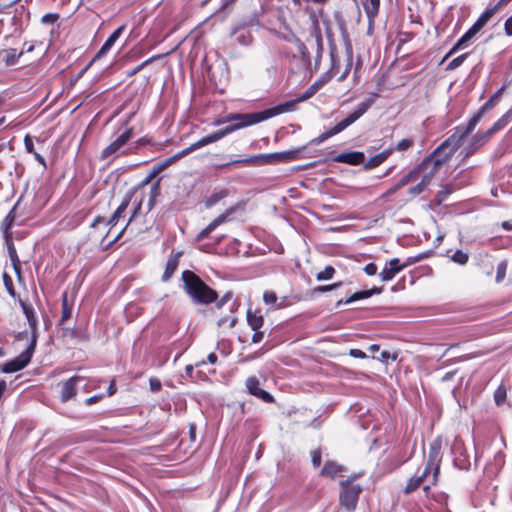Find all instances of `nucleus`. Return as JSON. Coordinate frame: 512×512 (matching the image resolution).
Here are the masks:
<instances>
[{"label":"nucleus","mask_w":512,"mask_h":512,"mask_svg":"<svg viewBox=\"0 0 512 512\" xmlns=\"http://www.w3.org/2000/svg\"><path fill=\"white\" fill-rule=\"evenodd\" d=\"M247 323L252 330L261 329L264 325V317L259 310H251L247 311Z\"/></svg>","instance_id":"393cba45"},{"label":"nucleus","mask_w":512,"mask_h":512,"mask_svg":"<svg viewBox=\"0 0 512 512\" xmlns=\"http://www.w3.org/2000/svg\"><path fill=\"white\" fill-rule=\"evenodd\" d=\"M149 385H150L151 391H153V392L160 391L161 387H162L160 380L157 378H151L149 380Z\"/></svg>","instance_id":"5fc2aeb1"},{"label":"nucleus","mask_w":512,"mask_h":512,"mask_svg":"<svg viewBox=\"0 0 512 512\" xmlns=\"http://www.w3.org/2000/svg\"><path fill=\"white\" fill-rule=\"evenodd\" d=\"M182 280L186 293L199 304H209L217 298L214 290L208 287L194 272L185 270Z\"/></svg>","instance_id":"f03ea898"},{"label":"nucleus","mask_w":512,"mask_h":512,"mask_svg":"<svg viewBox=\"0 0 512 512\" xmlns=\"http://www.w3.org/2000/svg\"><path fill=\"white\" fill-rule=\"evenodd\" d=\"M430 162H421L416 168L410 171L400 180V186H406L416 182V185L409 189V193L413 196L424 192L431 184L437 171L433 169Z\"/></svg>","instance_id":"7ed1b4c3"},{"label":"nucleus","mask_w":512,"mask_h":512,"mask_svg":"<svg viewBox=\"0 0 512 512\" xmlns=\"http://www.w3.org/2000/svg\"><path fill=\"white\" fill-rule=\"evenodd\" d=\"M58 18H59V15L56 13H47L42 16L41 22L43 24L50 25V24H54L58 20Z\"/></svg>","instance_id":"8fccbe9b"},{"label":"nucleus","mask_w":512,"mask_h":512,"mask_svg":"<svg viewBox=\"0 0 512 512\" xmlns=\"http://www.w3.org/2000/svg\"><path fill=\"white\" fill-rule=\"evenodd\" d=\"M392 153V149H387L373 157H371L366 163L365 167L372 169L383 163Z\"/></svg>","instance_id":"c756f323"},{"label":"nucleus","mask_w":512,"mask_h":512,"mask_svg":"<svg viewBox=\"0 0 512 512\" xmlns=\"http://www.w3.org/2000/svg\"><path fill=\"white\" fill-rule=\"evenodd\" d=\"M72 315V307L68 305V299L67 294L64 293L62 296V316H61V323H64L66 320H68Z\"/></svg>","instance_id":"58836bf2"},{"label":"nucleus","mask_w":512,"mask_h":512,"mask_svg":"<svg viewBox=\"0 0 512 512\" xmlns=\"http://www.w3.org/2000/svg\"><path fill=\"white\" fill-rule=\"evenodd\" d=\"M380 288H372L371 290L359 291L352 294L344 303L349 304L357 300L366 299L372 296L373 294H380Z\"/></svg>","instance_id":"7c9ffc66"},{"label":"nucleus","mask_w":512,"mask_h":512,"mask_svg":"<svg viewBox=\"0 0 512 512\" xmlns=\"http://www.w3.org/2000/svg\"><path fill=\"white\" fill-rule=\"evenodd\" d=\"M334 273H335V269L332 266H327L324 270L317 273L316 279L318 281L329 280L333 277Z\"/></svg>","instance_id":"79ce46f5"},{"label":"nucleus","mask_w":512,"mask_h":512,"mask_svg":"<svg viewBox=\"0 0 512 512\" xmlns=\"http://www.w3.org/2000/svg\"><path fill=\"white\" fill-rule=\"evenodd\" d=\"M414 140L412 138H406L399 141L395 147L397 151H406L412 147Z\"/></svg>","instance_id":"de8ad7c7"},{"label":"nucleus","mask_w":512,"mask_h":512,"mask_svg":"<svg viewBox=\"0 0 512 512\" xmlns=\"http://www.w3.org/2000/svg\"><path fill=\"white\" fill-rule=\"evenodd\" d=\"M182 157L181 156H178V153H176L175 155L167 158L163 164L159 167V170L173 164L174 162L178 161L179 159H181Z\"/></svg>","instance_id":"6e6d98bb"},{"label":"nucleus","mask_w":512,"mask_h":512,"mask_svg":"<svg viewBox=\"0 0 512 512\" xmlns=\"http://www.w3.org/2000/svg\"><path fill=\"white\" fill-rule=\"evenodd\" d=\"M300 151H301V149H294V150L281 152L282 159L284 160V162H290L292 160H295V159H297Z\"/></svg>","instance_id":"09e8293b"},{"label":"nucleus","mask_w":512,"mask_h":512,"mask_svg":"<svg viewBox=\"0 0 512 512\" xmlns=\"http://www.w3.org/2000/svg\"><path fill=\"white\" fill-rule=\"evenodd\" d=\"M15 220V213L14 208L6 215V217L3 219L1 223V229L4 233L5 238H8L10 236L9 230L12 227Z\"/></svg>","instance_id":"e433bc0d"},{"label":"nucleus","mask_w":512,"mask_h":512,"mask_svg":"<svg viewBox=\"0 0 512 512\" xmlns=\"http://www.w3.org/2000/svg\"><path fill=\"white\" fill-rule=\"evenodd\" d=\"M182 157L181 156H178V153H176L175 155L167 158L163 164L159 167V170L173 164L174 162L178 161L179 159H181Z\"/></svg>","instance_id":"bf43d9fd"},{"label":"nucleus","mask_w":512,"mask_h":512,"mask_svg":"<svg viewBox=\"0 0 512 512\" xmlns=\"http://www.w3.org/2000/svg\"><path fill=\"white\" fill-rule=\"evenodd\" d=\"M505 32L507 35L512 36V16L505 22Z\"/></svg>","instance_id":"69168bd1"},{"label":"nucleus","mask_w":512,"mask_h":512,"mask_svg":"<svg viewBox=\"0 0 512 512\" xmlns=\"http://www.w3.org/2000/svg\"><path fill=\"white\" fill-rule=\"evenodd\" d=\"M295 5H301L302 2H313L316 4H324L328 0H292Z\"/></svg>","instance_id":"338daca9"},{"label":"nucleus","mask_w":512,"mask_h":512,"mask_svg":"<svg viewBox=\"0 0 512 512\" xmlns=\"http://www.w3.org/2000/svg\"><path fill=\"white\" fill-rule=\"evenodd\" d=\"M510 113H506L505 115H503L496 123H494V125L488 129L487 131L485 132H478L477 134H475L472 139H471V142L469 144V146L465 149L466 150V155H469V154H472L474 153L477 149H479L481 146H483L486 142L489 141V139L499 130L503 129L508 120H509V117H510Z\"/></svg>","instance_id":"39448f33"},{"label":"nucleus","mask_w":512,"mask_h":512,"mask_svg":"<svg viewBox=\"0 0 512 512\" xmlns=\"http://www.w3.org/2000/svg\"><path fill=\"white\" fill-rule=\"evenodd\" d=\"M235 211V208L228 209L225 213L219 215L216 217L206 228L211 233L216 227H218L220 224L227 221V218L229 215H231Z\"/></svg>","instance_id":"f704fd0d"},{"label":"nucleus","mask_w":512,"mask_h":512,"mask_svg":"<svg viewBox=\"0 0 512 512\" xmlns=\"http://www.w3.org/2000/svg\"><path fill=\"white\" fill-rule=\"evenodd\" d=\"M228 196V190L219 189L214 191L205 201L206 208H211L215 204H217L220 200L224 199Z\"/></svg>","instance_id":"473e14b6"},{"label":"nucleus","mask_w":512,"mask_h":512,"mask_svg":"<svg viewBox=\"0 0 512 512\" xmlns=\"http://www.w3.org/2000/svg\"><path fill=\"white\" fill-rule=\"evenodd\" d=\"M277 296L273 291H265L263 294V301L266 305L273 306L275 308L280 307V304H277Z\"/></svg>","instance_id":"ea45409f"},{"label":"nucleus","mask_w":512,"mask_h":512,"mask_svg":"<svg viewBox=\"0 0 512 512\" xmlns=\"http://www.w3.org/2000/svg\"><path fill=\"white\" fill-rule=\"evenodd\" d=\"M160 193V188L158 183H154L150 188V196L148 201V210H151L154 206L155 199Z\"/></svg>","instance_id":"37998d69"},{"label":"nucleus","mask_w":512,"mask_h":512,"mask_svg":"<svg viewBox=\"0 0 512 512\" xmlns=\"http://www.w3.org/2000/svg\"><path fill=\"white\" fill-rule=\"evenodd\" d=\"M312 457V464L314 467H319L321 464V451L320 450H313L311 452Z\"/></svg>","instance_id":"864d4df0"},{"label":"nucleus","mask_w":512,"mask_h":512,"mask_svg":"<svg viewBox=\"0 0 512 512\" xmlns=\"http://www.w3.org/2000/svg\"><path fill=\"white\" fill-rule=\"evenodd\" d=\"M507 262L501 261L497 266L496 282L500 283L506 276Z\"/></svg>","instance_id":"c03bdc74"},{"label":"nucleus","mask_w":512,"mask_h":512,"mask_svg":"<svg viewBox=\"0 0 512 512\" xmlns=\"http://www.w3.org/2000/svg\"><path fill=\"white\" fill-rule=\"evenodd\" d=\"M341 286V282L333 283L330 285H322L315 288L316 292H328Z\"/></svg>","instance_id":"603ef678"},{"label":"nucleus","mask_w":512,"mask_h":512,"mask_svg":"<svg viewBox=\"0 0 512 512\" xmlns=\"http://www.w3.org/2000/svg\"><path fill=\"white\" fill-rule=\"evenodd\" d=\"M36 346L35 338L32 339L30 345L16 358L8 361L1 367L4 373H14L25 368L31 361Z\"/></svg>","instance_id":"423d86ee"},{"label":"nucleus","mask_w":512,"mask_h":512,"mask_svg":"<svg viewBox=\"0 0 512 512\" xmlns=\"http://www.w3.org/2000/svg\"><path fill=\"white\" fill-rule=\"evenodd\" d=\"M246 388L251 395L266 403H272L274 401L273 396L260 387V382L255 376H251L246 380Z\"/></svg>","instance_id":"ddd939ff"},{"label":"nucleus","mask_w":512,"mask_h":512,"mask_svg":"<svg viewBox=\"0 0 512 512\" xmlns=\"http://www.w3.org/2000/svg\"><path fill=\"white\" fill-rule=\"evenodd\" d=\"M505 0H501L497 5L487 8L473 24L476 28L481 30L491 17L498 11L499 6L504 4Z\"/></svg>","instance_id":"b1692460"},{"label":"nucleus","mask_w":512,"mask_h":512,"mask_svg":"<svg viewBox=\"0 0 512 512\" xmlns=\"http://www.w3.org/2000/svg\"><path fill=\"white\" fill-rule=\"evenodd\" d=\"M252 342L260 343L264 338V332L261 329L253 330Z\"/></svg>","instance_id":"e2e57ef3"},{"label":"nucleus","mask_w":512,"mask_h":512,"mask_svg":"<svg viewBox=\"0 0 512 512\" xmlns=\"http://www.w3.org/2000/svg\"><path fill=\"white\" fill-rule=\"evenodd\" d=\"M433 473L434 467L426 463L424 469L421 472L417 471L416 474L414 475L417 479H419L421 485H423V490L425 491L426 494H428L430 486L433 485L431 483Z\"/></svg>","instance_id":"a211bd4d"},{"label":"nucleus","mask_w":512,"mask_h":512,"mask_svg":"<svg viewBox=\"0 0 512 512\" xmlns=\"http://www.w3.org/2000/svg\"><path fill=\"white\" fill-rule=\"evenodd\" d=\"M219 136H220L219 134L218 135H206V136L202 137L201 139H199L198 141L192 143L187 148L179 151L178 156L184 157V156L192 153L195 150H198V149H200L206 145H209L211 143L217 142V138Z\"/></svg>","instance_id":"f3484780"},{"label":"nucleus","mask_w":512,"mask_h":512,"mask_svg":"<svg viewBox=\"0 0 512 512\" xmlns=\"http://www.w3.org/2000/svg\"><path fill=\"white\" fill-rule=\"evenodd\" d=\"M464 129L458 128L457 131L444 141L429 157L423 162H430L435 171H438L460 146L461 140L467 135H463Z\"/></svg>","instance_id":"20e7f679"},{"label":"nucleus","mask_w":512,"mask_h":512,"mask_svg":"<svg viewBox=\"0 0 512 512\" xmlns=\"http://www.w3.org/2000/svg\"><path fill=\"white\" fill-rule=\"evenodd\" d=\"M182 157L181 156H178V153H176L175 155L167 158L163 164L159 167V170L173 164L174 162L178 161L179 159H181Z\"/></svg>","instance_id":"052dcab7"},{"label":"nucleus","mask_w":512,"mask_h":512,"mask_svg":"<svg viewBox=\"0 0 512 512\" xmlns=\"http://www.w3.org/2000/svg\"><path fill=\"white\" fill-rule=\"evenodd\" d=\"M80 376H73L62 384L61 401L67 402L76 395V384L81 381Z\"/></svg>","instance_id":"2eb2a0df"},{"label":"nucleus","mask_w":512,"mask_h":512,"mask_svg":"<svg viewBox=\"0 0 512 512\" xmlns=\"http://www.w3.org/2000/svg\"><path fill=\"white\" fill-rule=\"evenodd\" d=\"M413 262L414 261L409 259L405 263L401 264L398 258H393L389 260L387 265L379 273V277L383 282L391 281L398 273L411 265Z\"/></svg>","instance_id":"9d476101"},{"label":"nucleus","mask_w":512,"mask_h":512,"mask_svg":"<svg viewBox=\"0 0 512 512\" xmlns=\"http://www.w3.org/2000/svg\"><path fill=\"white\" fill-rule=\"evenodd\" d=\"M178 267V258L177 257H170L166 264V269L164 271V274L162 276L163 281H167L171 278L172 274L175 272V270Z\"/></svg>","instance_id":"c9c22d12"},{"label":"nucleus","mask_w":512,"mask_h":512,"mask_svg":"<svg viewBox=\"0 0 512 512\" xmlns=\"http://www.w3.org/2000/svg\"><path fill=\"white\" fill-rule=\"evenodd\" d=\"M440 450H441V440L435 439L430 444L429 457H428V461H427L428 465L434 467V473L432 474V480H431L432 484H436L437 479H438L440 461H441Z\"/></svg>","instance_id":"f8f14e48"},{"label":"nucleus","mask_w":512,"mask_h":512,"mask_svg":"<svg viewBox=\"0 0 512 512\" xmlns=\"http://www.w3.org/2000/svg\"><path fill=\"white\" fill-rule=\"evenodd\" d=\"M125 30V25H122L118 27L105 41V43L102 45L101 49L97 53L94 59L106 54L115 44V42L119 39V37L122 35V33Z\"/></svg>","instance_id":"412c9836"},{"label":"nucleus","mask_w":512,"mask_h":512,"mask_svg":"<svg viewBox=\"0 0 512 512\" xmlns=\"http://www.w3.org/2000/svg\"><path fill=\"white\" fill-rule=\"evenodd\" d=\"M323 84L324 81L317 80L312 85H310L301 96H299L296 100L291 101L293 104L288 111H291L293 109L295 103L306 101L310 99L312 96H314L316 92L323 86Z\"/></svg>","instance_id":"a878e982"},{"label":"nucleus","mask_w":512,"mask_h":512,"mask_svg":"<svg viewBox=\"0 0 512 512\" xmlns=\"http://www.w3.org/2000/svg\"><path fill=\"white\" fill-rule=\"evenodd\" d=\"M133 137V129L129 128L119 135L111 144L105 147L101 152V158L107 159L111 156H119L128 153L130 150H123V147Z\"/></svg>","instance_id":"6e6552de"},{"label":"nucleus","mask_w":512,"mask_h":512,"mask_svg":"<svg viewBox=\"0 0 512 512\" xmlns=\"http://www.w3.org/2000/svg\"><path fill=\"white\" fill-rule=\"evenodd\" d=\"M503 91V88L499 89L494 95L480 108V110L469 120L467 127L463 131V135L470 134L477 124L480 122L481 118L483 117L484 113L491 109L498 98L500 97L501 93Z\"/></svg>","instance_id":"9b49d317"},{"label":"nucleus","mask_w":512,"mask_h":512,"mask_svg":"<svg viewBox=\"0 0 512 512\" xmlns=\"http://www.w3.org/2000/svg\"><path fill=\"white\" fill-rule=\"evenodd\" d=\"M469 256L462 250H457L452 256L451 260L457 264L465 265L468 262Z\"/></svg>","instance_id":"a19ab883"},{"label":"nucleus","mask_w":512,"mask_h":512,"mask_svg":"<svg viewBox=\"0 0 512 512\" xmlns=\"http://www.w3.org/2000/svg\"><path fill=\"white\" fill-rule=\"evenodd\" d=\"M479 31L480 30L478 28L472 25V27L467 32H465V34L455 43L453 48L445 56L444 60L450 57L459 49H461L464 46V44L470 41Z\"/></svg>","instance_id":"4be33fe9"},{"label":"nucleus","mask_w":512,"mask_h":512,"mask_svg":"<svg viewBox=\"0 0 512 512\" xmlns=\"http://www.w3.org/2000/svg\"><path fill=\"white\" fill-rule=\"evenodd\" d=\"M479 31L480 30L478 28L472 25V27L467 32H465V34L455 43L453 48L445 56L444 60L450 57L459 49H461L464 46V44L470 41Z\"/></svg>","instance_id":"5701e85b"},{"label":"nucleus","mask_w":512,"mask_h":512,"mask_svg":"<svg viewBox=\"0 0 512 512\" xmlns=\"http://www.w3.org/2000/svg\"><path fill=\"white\" fill-rule=\"evenodd\" d=\"M125 30V25H122L118 27L105 41V43L102 45L101 49L97 53L94 59L106 54L115 44V42L119 39V37L122 35V33Z\"/></svg>","instance_id":"aec40b11"},{"label":"nucleus","mask_w":512,"mask_h":512,"mask_svg":"<svg viewBox=\"0 0 512 512\" xmlns=\"http://www.w3.org/2000/svg\"><path fill=\"white\" fill-rule=\"evenodd\" d=\"M182 157L181 156H178V153H176L175 155L167 158L163 164L159 167V170L173 164L174 162L178 161L179 159H181Z\"/></svg>","instance_id":"13d9d810"},{"label":"nucleus","mask_w":512,"mask_h":512,"mask_svg":"<svg viewBox=\"0 0 512 512\" xmlns=\"http://www.w3.org/2000/svg\"><path fill=\"white\" fill-rule=\"evenodd\" d=\"M22 308H23V312L27 318V321L29 323V326L32 330L33 339L34 338L36 339L35 332H36V328H37V318L35 316L34 309L31 306H28L25 304H22Z\"/></svg>","instance_id":"2f4dec72"},{"label":"nucleus","mask_w":512,"mask_h":512,"mask_svg":"<svg viewBox=\"0 0 512 512\" xmlns=\"http://www.w3.org/2000/svg\"><path fill=\"white\" fill-rule=\"evenodd\" d=\"M380 6V0H366L364 3V10L368 17V20L374 21L378 14Z\"/></svg>","instance_id":"c85d7f7f"},{"label":"nucleus","mask_w":512,"mask_h":512,"mask_svg":"<svg viewBox=\"0 0 512 512\" xmlns=\"http://www.w3.org/2000/svg\"><path fill=\"white\" fill-rule=\"evenodd\" d=\"M182 157L181 156H178V153H176L175 155L167 158L163 164L159 167V170L173 164L174 162L178 161L179 159H181Z\"/></svg>","instance_id":"4d7b16f0"},{"label":"nucleus","mask_w":512,"mask_h":512,"mask_svg":"<svg viewBox=\"0 0 512 512\" xmlns=\"http://www.w3.org/2000/svg\"><path fill=\"white\" fill-rule=\"evenodd\" d=\"M433 473L434 467L426 463L424 469L421 472L417 471L416 474L414 475L417 479H419L421 485H423V490L425 491L426 494H428L430 486L433 485L431 483Z\"/></svg>","instance_id":"6ab92c4d"},{"label":"nucleus","mask_w":512,"mask_h":512,"mask_svg":"<svg viewBox=\"0 0 512 512\" xmlns=\"http://www.w3.org/2000/svg\"><path fill=\"white\" fill-rule=\"evenodd\" d=\"M210 234V232L207 230V228H204L197 236V240H203L204 238H206L208 235Z\"/></svg>","instance_id":"774afa93"},{"label":"nucleus","mask_w":512,"mask_h":512,"mask_svg":"<svg viewBox=\"0 0 512 512\" xmlns=\"http://www.w3.org/2000/svg\"><path fill=\"white\" fill-rule=\"evenodd\" d=\"M343 467L333 461H327L321 470V475L324 477L335 478L341 474Z\"/></svg>","instance_id":"bb28decb"},{"label":"nucleus","mask_w":512,"mask_h":512,"mask_svg":"<svg viewBox=\"0 0 512 512\" xmlns=\"http://www.w3.org/2000/svg\"><path fill=\"white\" fill-rule=\"evenodd\" d=\"M292 104H293L292 102H285L278 106L266 109L261 112H256V113L229 114L226 117L219 118V119L215 120L213 122V125L219 126V125H222V124H225L228 122H234V123L226 126L223 129L217 130V131L211 133L210 135H218L219 134L220 136L217 138V141H219L220 139L235 132L236 130L260 123V122L267 120L269 118H272L276 115L288 112V110L291 108Z\"/></svg>","instance_id":"f257e3e1"},{"label":"nucleus","mask_w":512,"mask_h":512,"mask_svg":"<svg viewBox=\"0 0 512 512\" xmlns=\"http://www.w3.org/2000/svg\"><path fill=\"white\" fill-rule=\"evenodd\" d=\"M421 486V483L419 482V479H417L415 476H412L405 487V493H411L414 490H416L418 487Z\"/></svg>","instance_id":"49530a36"},{"label":"nucleus","mask_w":512,"mask_h":512,"mask_svg":"<svg viewBox=\"0 0 512 512\" xmlns=\"http://www.w3.org/2000/svg\"><path fill=\"white\" fill-rule=\"evenodd\" d=\"M349 354L354 358L364 359L366 354L360 349H351Z\"/></svg>","instance_id":"0e129e2a"},{"label":"nucleus","mask_w":512,"mask_h":512,"mask_svg":"<svg viewBox=\"0 0 512 512\" xmlns=\"http://www.w3.org/2000/svg\"><path fill=\"white\" fill-rule=\"evenodd\" d=\"M374 99L368 98L365 101L358 104L356 109L350 113L345 119L342 121L346 123L345 125L348 127L353 124L356 120H358L366 111L373 105Z\"/></svg>","instance_id":"4468645a"},{"label":"nucleus","mask_w":512,"mask_h":512,"mask_svg":"<svg viewBox=\"0 0 512 512\" xmlns=\"http://www.w3.org/2000/svg\"><path fill=\"white\" fill-rule=\"evenodd\" d=\"M128 204H129V198H125L122 201V203L118 206V208L115 210V212L113 213V215L110 217V219L107 221V223L105 225L106 226L110 225L111 227L116 225L119 218L122 216V214L127 209Z\"/></svg>","instance_id":"72a5a7b5"},{"label":"nucleus","mask_w":512,"mask_h":512,"mask_svg":"<svg viewBox=\"0 0 512 512\" xmlns=\"http://www.w3.org/2000/svg\"><path fill=\"white\" fill-rule=\"evenodd\" d=\"M277 163L276 154H258L252 155L244 159L234 160L226 164H222L217 166V168H223L228 165H240V166H259L264 164H274Z\"/></svg>","instance_id":"1a4fd4ad"},{"label":"nucleus","mask_w":512,"mask_h":512,"mask_svg":"<svg viewBox=\"0 0 512 512\" xmlns=\"http://www.w3.org/2000/svg\"><path fill=\"white\" fill-rule=\"evenodd\" d=\"M467 55H468V54H467V53H465V54H462V55H460V56H458V57L454 58L453 60H451V61L448 63V65H447L446 69H447V70H454V69H456L457 67H459V66H460V65L465 61V59H466Z\"/></svg>","instance_id":"a18cd8bd"},{"label":"nucleus","mask_w":512,"mask_h":512,"mask_svg":"<svg viewBox=\"0 0 512 512\" xmlns=\"http://www.w3.org/2000/svg\"><path fill=\"white\" fill-rule=\"evenodd\" d=\"M346 123H344L343 121L339 122L337 125H335L333 128H331L330 130L322 133L321 135H319L316 139H315V143L316 144H320L324 141H326L327 139H329L330 137L340 133L341 131H343L344 129L347 128V126L345 125Z\"/></svg>","instance_id":"cd10ccee"},{"label":"nucleus","mask_w":512,"mask_h":512,"mask_svg":"<svg viewBox=\"0 0 512 512\" xmlns=\"http://www.w3.org/2000/svg\"><path fill=\"white\" fill-rule=\"evenodd\" d=\"M365 159L364 153L359 151L345 152L338 154L333 158V161L346 163L350 165H358L363 163Z\"/></svg>","instance_id":"dca6fc26"},{"label":"nucleus","mask_w":512,"mask_h":512,"mask_svg":"<svg viewBox=\"0 0 512 512\" xmlns=\"http://www.w3.org/2000/svg\"><path fill=\"white\" fill-rule=\"evenodd\" d=\"M507 398V387L505 385H500L496 391L494 392V401L497 406L504 404Z\"/></svg>","instance_id":"4c0bfd02"},{"label":"nucleus","mask_w":512,"mask_h":512,"mask_svg":"<svg viewBox=\"0 0 512 512\" xmlns=\"http://www.w3.org/2000/svg\"><path fill=\"white\" fill-rule=\"evenodd\" d=\"M342 491L340 493L339 501L348 511H353L356 508L358 497L362 488L360 485L352 484L349 481L342 482Z\"/></svg>","instance_id":"0eeeda50"},{"label":"nucleus","mask_w":512,"mask_h":512,"mask_svg":"<svg viewBox=\"0 0 512 512\" xmlns=\"http://www.w3.org/2000/svg\"><path fill=\"white\" fill-rule=\"evenodd\" d=\"M24 145H25V149L28 153H34L35 150H34V139L29 136V135H26L25 138H24Z\"/></svg>","instance_id":"3c124183"},{"label":"nucleus","mask_w":512,"mask_h":512,"mask_svg":"<svg viewBox=\"0 0 512 512\" xmlns=\"http://www.w3.org/2000/svg\"><path fill=\"white\" fill-rule=\"evenodd\" d=\"M364 272L368 275V276H373L377 273V266L376 264L374 263H368L365 267H364Z\"/></svg>","instance_id":"680f3d73"}]
</instances>
